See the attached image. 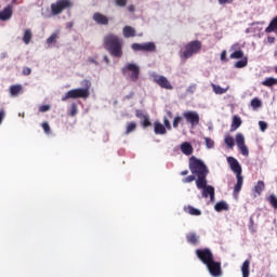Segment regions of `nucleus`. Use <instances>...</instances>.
Instances as JSON below:
<instances>
[{"label": "nucleus", "instance_id": "f257e3e1", "mask_svg": "<svg viewBox=\"0 0 277 277\" xmlns=\"http://www.w3.org/2000/svg\"><path fill=\"white\" fill-rule=\"evenodd\" d=\"M189 169L192 174L197 176L196 186L197 189H201L202 198H209L210 201H215V188L213 186L207 185V174H209V170L205 162L198 159H190Z\"/></svg>", "mask_w": 277, "mask_h": 277}, {"label": "nucleus", "instance_id": "f03ea898", "mask_svg": "<svg viewBox=\"0 0 277 277\" xmlns=\"http://www.w3.org/2000/svg\"><path fill=\"white\" fill-rule=\"evenodd\" d=\"M196 254L198 259L207 266L209 274L213 277L222 276V264L213 260V253L209 249H197Z\"/></svg>", "mask_w": 277, "mask_h": 277}, {"label": "nucleus", "instance_id": "7ed1b4c3", "mask_svg": "<svg viewBox=\"0 0 277 277\" xmlns=\"http://www.w3.org/2000/svg\"><path fill=\"white\" fill-rule=\"evenodd\" d=\"M104 47L113 57H122V39L117 35H106L104 37Z\"/></svg>", "mask_w": 277, "mask_h": 277}, {"label": "nucleus", "instance_id": "20e7f679", "mask_svg": "<svg viewBox=\"0 0 277 277\" xmlns=\"http://www.w3.org/2000/svg\"><path fill=\"white\" fill-rule=\"evenodd\" d=\"M85 88L71 89L62 96V101H68V98H89L90 97V81H85Z\"/></svg>", "mask_w": 277, "mask_h": 277}, {"label": "nucleus", "instance_id": "39448f33", "mask_svg": "<svg viewBox=\"0 0 277 277\" xmlns=\"http://www.w3.org/2000/svg\"><path fill=\"white\" fill-rule=\"evenodd\" d=\"M202 49V42L198 40H194L188 42L185 45V49L182 53L183 60H189L193 55H197V53H200V50Z\"/></svg>", "mask_w": 277, "mask_h": 277}, {"label": "nucleus", "instance_id": "423d86ee", "mask_svg": "<svg viewBox=\"0 0 277 277\" xmlns=\"http://www.w3.org/2000/svg\"><path fill=\"white\" fill-rule=\"evenodd\" d=\"M75 2L72 0H58L55 3L51 4V12L53 16H57V14H62L64 10H68V8H72Z\"/></svg>", "mask_w": 277, "mask_h": 277}, {"label": "nucleus", "instance_id": "0eeeda50", "mask_svg": "<svg viewBox=\"0 0 277 277\" xmlns=\"http://www.w3.org/2000/svg\"><path fill=\"white\" fill-rule=\"evenodd\" d=\"M123 75L129 77L131 81H137L140 79V66L135 63H128L122 68Z\"/></svg>", "mask_w": 277, "mask_h": 277}, {"label": "nucleus", "instance_id": "6e6552de", "mask_svg": "<svg viewBox=\"0 0 277 277\" xmlns=\"http://www.w3.org/2000/svg\"><path fill=\"white\" fill-rule=\"evenodd\" d=\"M153 79L154 82L157 83V85H159V88H162L163 90H174V87L172 85L170 80L166 78V76L154 74Z\"/></svg>", "mask_w": 277, "mask_h": 277}, {"label": "nucleus", "instance_id": "1a4fd4ad", "mask_svg": "<svg viewBox=\"0 0 277 277\" xmlns=\"http://www.w3.org/2000/svg\"><path fill=\"white\" fill-rule=\"evenodd\" d=\"M183 118L192 124V127H196L200 122V115H198L195 110H185L183 113Z\"/></svg>", "mask_w": 277, "mask_h": 277}, {"label": "nucleus", "instance_id": "9d476101", "mask_svg": "<svg viewBox=\"0 0 277 277\" xmlns=\"http://www.w3.org/2000/svg\"><path fill=\"white\" fill-rule=\"evenodd\" d=\"M236 146H238L243 157H248L250 155V150L248 149V146H246V136H243L242 133L236 134Z\"/></svg>", "mask_w": 277, "mask_h": 277}, {"label": "nucleus", "instance_id": "9b49d317", "mask_svg": "<svg viewBox=\"0 0 277 277\" xmlns=\"http://www.w3.org/2000/svg\"><path fill=\"white\" fill-rule=\"evenodd\" d=\"M227 163L232 170V172H234V174L239 175L242 172L241 169V164H239V161L235 158V157H227Z\"/></svg>", "mask_w": 277, "mask_h": 277}, {"label": "nucleus", "instance_id": "f8f14e48", "mask_svg": "<svg viewBox=\"0 0 277 277\" xmlns=\"http://www.w3.org/2000/svg\"><path fill=\"white\" fill-rule=\"evenodd\" d=\"M24 89L22 84H13L9 88V94L12 98H16L23 94Z\"/></svg>", "mask_w": 277, "mask_h": 277}, {"label": "nucleus", "instance_id": "ddd939ff", "mask_svg": "<svg viewBox=\"0 0 277 277\" xmlns=\"http://www.w3.org/2000/svg\"><path fill=\"white\" fill-rule=\"evenodd\" d=\"M93 21L97 25H109V18L106 15H103V13H94Z\"/></svg>", "mask_w": 277, "mask_h": 277}, {"label": "nucleus", "instance_id": "4468645a", "mask_svg": "<svg viewBox=\"0 0 277 277\" xmlns=\"http://www.w3.org/2000/svg\"><path fill=\"white\" fill-rule=\"evenodd\" d=\"M180 148H181V151L183 153V155H186V156H189L194 153V147L192 146V144L189 142L182 143Z\"/></svg>", "mask_w": 277, "mask_h": 277}, {"label": "nucleus", "instance_id": "2eb2a0df", "mask_svg": "<svg viewBox=\"0 0 277 277\" xmlns=\"http://www.w3.org/2000/svg\"><path fill=\"white\" fill-rule=\"evenodd\" d=\"M12 18V6H6L0 12V21H10Z\"/></svg>", "mask_w": 277, "mask_h": 277}, {"label": "nucleus", "instance_id": "dca6fc26", "mask_svg": "<svg viewBox=\"0 0 277 277\" xmlns=\"http://www.w3.org/2000/svg\"><path fill=\"white\" fill-rule=\"evenodd\" d=\"M135 28H133L132 26H124L122 28L123 38H135Z\"/></svg>", "mask_w": 277, "mask_h": 277}, {"label": "nucleus", "instance_id": "f3484780", "mask_svg": "<svg viewBox=\"0 0 277 277\" xmlns=\"http://www.w3.org/2000/svg\"><path fill=\"white\" fill-rule=\"evenodd\" d=\"M277 31V15L271 21L269 25L265 28L266 34H273Z\"/></svg>", "mask_w": 277, "mask_h": 277}, {"label": "nucleus", "instance_id": "a211bd4d", "mask_svg": "<svg viewBox=\"0 0 277 277\" xmlns=\"http://www.w3.org/2000/svg\"><path fill=\"white\" fill-rule=\"evenodd\" d=\"M154 131L156 135H166V127H163V124H161L159 121L154 123Z\"/></svg>", "mask_w": 277, "mask_h": 277}, {"label": "nucleus", "instance_id": "6ab92c4d", "mask_svg": "<svg viewBox=\"0 0 277 277\" xmlns=\"http://www.w3.org/2000/svg\"><path fill=\"white\" fill-rule=\"evenodd\" d=\"M237 183L234 187V194H239L241 192V187H243V175L238 174L236 175Z\"/></svg>", "mask_w": 277, "mask_h": 277}, {"label": "nucleus", "instance_id": "aec40b11", "mask_svg": "<svg viewBox=\"0 0 277 277\" xmlns=\"http://www.w3.org/2000/svg\"><path fill=\"white\" fill-rule=\"evenodd\" d=\"M242 277H250V260H246L241 265Z\"/></svg>", "mask_w": 277, "mask_h": 277}, {"label": "nucleus", "instance_id": "412c9836", "mask_svg": "<svg viewBox=\"0 0 277 277\" xmlns=\"http://www.w3.org/2000/svg\"><path fill=\"white\" fill-rule=\"evenodd\" d=\"M57 40H60V30H56L47 39V44H57Z\"/></svg>", "mask_w": 277, "mask_h": 277}, {"label": "nucleus", "instance_id": "4be33fe9", "mask_svg": "<svg viewBox=\"0 0 277 277\" xmlns=\"http://www.w3.org/2000/svg\"><path fill=\"white\" fill-rule=\"evenodd\" d=\"M157 50V45H155V42H145L143 43V51H147L149 53H153Z\"/></svg>", "mask_w": 277, "mask_h": 277}, {"label": "nucleus", "instance_id": "5701e85b", "mask_svg": "<svg viewBox=\"0 0 277 277\" xmlns=\"http://www.w3.org/2000/svg\"><path fill=\"white\" fill-rule=\"evenodd\" d=\"M264 190H265V183L263 181H259L254 186L255 194L261 196V194H263Z\"/></svg>", "mask_w": 277, "mask_h": 277}, {"label": "nucleus", "instance_id": "b1692460", "mask_svg": "<svg viewBox=\"0 0 277 277\" xmlns=\"http://www.w3.org/2000/svg\"><path fill=\"white\" fill-rule=\"evenodd\" d=\"M228 89H229V87L222 88L220 85L212 84V90L216 94H226V92H228Z\"/></svg>", "mask_w": 277, "mask_h": 277}, {"label": "nucleus", "instance_id": "393cba45", "mask_svg": "<svg viewBox=\"0 0 277 277\" xmlns=\"http://www.w3.org/2000/svg\"><path fill=\"white\" fill-rule=\"evenodd\" d=\"M241 127V118L238 116L233 117V122H232V131H237Z\"/></svg>", "mask_w": 277, "mask_h": 277}, {"label": "nucleus", "instance_id": "a878e982", "mask_svg": "<svg viewBox=\"0 0 277 277\" xmlns=\"http://www.w3.org/2000/svg\"><path fill=\"white\" fill-rule=\"evenodd\" d=\"M214 210L220 212V211H228V203L225 201H220L214 206Z\"/></svg>", "mask_w": 277, "mask_h": 277}, {"label": "nucleus", "instance_id": "bb28decb", "mask_svg": "<svg viewBox=\"0 0 277 277\" xmlns=\"http://www.w3.org/2000/svg\"><path fill=\"white\" fill-rule=\"evenodd\" d=\"M32 34L30 29H26L23 35V42L29 44L31 42Z\"/></svg>", "mask_w": 277, "mask_h": 277}, {"label": "nucleus", "instance_id": "cd10ccee", "mask_svg": "<svg viewBox=\"0 0 277 277\" xmlns=\"http://www.w3.org/2000/svg\"><path fill=\"white\" fill-rule=\"evenodd\" d=\"M262 85H265L266 88H272V85H277V79L276 78H266L263 82Z\"/></svg>", "mask_w": 277, "mask_h": 277}, {"label": "nucleus", "instance_id": "c85d7f7f", "mask_svg": "<svg viewBox=\"0 0 277 277\" xmlns=\"http://www.w3.org/2000/svg\"><path fill=\"white\" fill-rule=\"evenodd\" d=\"M186 213H189V215H202V212L199 209H196L192 206H188L185 209Z\"/></svg>", "mask_w": 277, "mask_h": 277}, {"label": "nucleus", "instance_id": "c756f323", "mask_svg": "<svg viewBox=\"0 0 277 277\" xmlns=\"http://www.w3.org/2000/svg\"><path fill=\"white\" fill-rule=\"evenodd\" d=\"M186 239L188 243H198L199 237L195 233H189L187 234Z\"/></svg>", "mask_w": 277, "mask_h": 277}, {"label": "nucleus", "instance_id": "7c9ffc66", "mask_svg": "<svg viewBox=\"0 0 277 277\" xmlns=\"http://www.w3.org/2000/svg\"><path fill=\"white\" fill-rule=\"evenodd\" d=\"M135 129H137V123L135 122H130L127 124V130H126V135H129L130 133H133V131H135Z\"/></svg>", "mask_w": 277, "mask_h": 277}, {"label": "nucleus", "instance_id": "2f4dec72", "mask_svg": "<svg viewBox=\"0 0 277 277\" xmlns=\"http://www.w3.org/2000/svg\"><path fill=\"white\" fill-rule=\"evenodd\" d=\"M246 66H248V57H243L235 63V68H246Z\"/></svg>", "mask_w": 277, "mask_h": 277}, {"label": "nucleus", "instance_id": "473e14b6", "mask_svg": "<svg viewBox=\"0 0 277 277\" xmlns=\"http://www.w3.org/2000/svg\"><path fill=\"white\" fill-rule=\"evenodd\" d=\"M263 105V102H261V100H259V97H254L251 101V107L252 109H259V107H261Z\"/></svg>", "mask_w": 277, "mask_h": 277}, {"label": "nucleus", "instance_id": "72a5a7b5", "mask_svg": "<svg viewBox=\"0 0 277 277\" xmlns=\"http://www.w3.org/2000/svg\"><path fill=\"white\" fill-rule=\"evenodd\" d=\"M224 143L228 148H233L235 146V138H233V136H225Z\"/></svg>", "mask_w": 277, "mask_h": 277}, {"label": "nucleus", "instance_id": "f704fd0d", "mask_svg": "<svg viewBox=\"0 0 277 277\" xmlns=\"http://www.w3.org/2000/svg\"><path fill=\"white\" fill-rule=\"evenodd\" d=\"M241 57H243V51L241 50L235 51L230 54L232 60H241Z\"/></svg>", "mask_w": 277, "mask_h": 277}, {"label": "nucleus", "instance_id": "c9c22d12", "mask_svg": "<svg viewBox=\"0 0 277 277\" xmlns=\"http://www.w3.org/2000/svg\"><path fill=\"white\" fill-rule=\"evenodd\" d=\"M269 205H272V207H274V209H277V197L276 195L272 194L271 196H268L267 198Z\"/></svg>", "mask_w": 277, "mask_h": 277}, {"label": "nucleus", "instance_id": "e433bc0d", "mask_svg": "<svg viewBox=\"0 0 277 277\" xmlns=\"http://www.w3.org/2000/svg\"><path fill=\"white\" fill-rule=\"evenodd\" d=\"M205 142H206V147L208 149H211V148L215 147V141H213L212 138L205 137Z\"/></svg>", "mask_w": 277, "mask_h": 277}, {"label": "nucleus", "instance_id": "4c0bfd02", "mask_svg": "<svg viewBox=\"0 0 277 277\" xmlns=\"http://www.w3.org/2000/svg\"><path fill=\"white\" fill-rule=\"evenodd\" d=\"M77 114H79V108L77 107V104L72 103L71 110L69 111V116L75 118V116H77Z\"/></svg>", "mask_w": 277, "mask_h": 277}, {"label": "nucleus", "instance_id": "58836bf2", "mask_svg": "<svg viewBox=\"0 0 277 277\" xmlns=\"http://www.w3.org/2000/svg\"><path fill=\"white\" fill-rule=\"evenodd\" d=\"M131 49L134 51H144V43H133Z\"/></svg>", "mask_w": 277, "mask_h": 277}, {"label": "nucleus", "instance_id": "ea45409f", "mask_svg": "<svg viewBox=\"0 0 277 277\" xmlns=\"http://www.w3.org/2000/svg\"><path fill=\"white\" fill-rule=\"evenodd\" d=\"M261 25H264V23H253L252 24V27H253V31L256 32V31H261L263 29V27H261Z\"/></svg>", "mask_w": 277, "mask_h": 277}, {"label": "nucleus", "instance_id": "a19ab883", "mask_svg": "<svg viewBox=\"0 0 277 277\" xmlns=\"http://www.w3.org/2000/svg\"><path fill=\"white\" fill-rule=\"evenodd\" d=\"M183 120V118H181V116H176L173 120V128L177 129L179 124H181V121Z\"/></svg>", "mask_w": 277, "mask_h": 277}, {"label": "nucleus", "instance_id": "79ce46f5", "mask_svg": "<svg viewBox=\"0 0 277 277\" xmlns=\"http://www.w3.org/2000/svg\"><path fill=\"white\" fill-rule=\"evenodd\" d=\"M259 127H260V131H262V133H265V131L267 130V122L259 121Z\"/></svg>", "mask_w": 277, "mask_h": 277}, {"label": "nucleus", "instance_id": "37998d69", "mask_svg": "<svg viewBox=\"0 0 277 277\" xmlns=\"http://www.w3.org/2000/svg\"><path fill=\"white\" fill-rule=\"evenodd\" d=\"M51 109V105H42L39 107V111L44 114L45 111H49Z\"/></svg>", "mask_w": 277, "mask_h": 277}, {"label": "nucleus", "instance_id": "c03bdc74", "mask_svg": "<svg viewBox=\"0 0 277 277\" xmlns=\"http://www.w3.org/2000/svg\"><path fill=\"white\" fill-rule=\"evenodd\" d=\"M116 5H119V8H124L127 5V0H115Z\"/></svg>", "mask_w": 277, "mask_h": 277}, {"label": "nucleus", "instance_id": "a18cd8bd", "mask_svg": "<svg viewBox=\"0 0 277 277\" xmlns=\"http://www.w3.org/2000/svg\"><path fill=\"white\" fill-rule=\"evenodd\" d=\"M143 127H150V120L148 116H143Z\"/></svg>", "mask_w": 277, "mask_h": 277}, {"label": "nucleus", "instance_id": "49530a36", "mask_svg": "<svg viewBox=\"0 0 277 277\" xmlns=\"http://www.w3.org/2000/svg\"><path fill=\"white\" fill-rule=\"evenodd\" d=\"M163 124L166 127V129H168L170 131V129H172V126L170 124V120H168V117L163 118Z\"/></svg>", "mask_w": 277, "mask_h": 277}, {"label": "nucleus", "instance_id": "de8ad7c7", "mask_svg": "<svg viewBox=\"0 0 277 277\" xmlns=\"http://www.w3.org/2000/svg\"><path fill=\"white\" fill-rule=\"evenodd\" d=\"M42 129H43L44 133H51V127H49V123L43 122Z\"/></svg>", "mask_w": 277, "mask_h": 277}, {"label": "nucleus", "instance_id": "09e8293b", "mask_svg": "<svg viewBox=\"0 0 277 277\" xmlns=\"http://www.w3.org/2000/svg\"><path fill=\"white\" fill-rule=\"evenodd\" d=\"M193 181H196V176L189 175L183 180V183H193Z\"/></svg>", "mask_w": 277, "mask_h": 277}, {"label": "nucleus", "instance_id": "8fccbe9b", "mask_svg": "<svg viewBox=\"0 0 277 277\" xmlns=\"http://www.w3.org/2000/svg\"><path fill=\"white\" fill-rule=\"evenodd\" d=\"M88 64H95V66H98V62H96V60L94 57H89Z\"/></svg>", "mask_w": 277, "mask_h": 277}, {"label": "nucleus", "instance_id": "3c124183", "mask_svg": "<svg viewBox=\"0 0 277 277\" xmlns=\"http://www.w3.org/2000/svg\"><path fill=\"white\" fill-rule=\"evenodd\" d=\"M226 50H223L222 53H221V62H226Z\"/></svg>", "mask_w": 277, "mask_h": 277}, {"label": "nucleus", "instance_id": "603ef678", "mask_svg": "<svg viewBox=\"0 0 277 277\" xmlns=\"http://www.w3.org/2000/svg\"><path fill=\"white\" fill-rule=\"evenodd\" d=\"M3 118H5V110H0V124L3 122Z\"/></svg>", "mask_w": 277, "mask_h": 277}, {"label": "nucleus", "instance_id": "864d4df0", "mask_svg": "<svg viewBox=\"0 0 277 277\" xmlns=\"http://www.w3.org/2000/svg\"><path fill=\"white\" fill-rule=\"evenodd\" d=\"M144 116H148V115H144V113H142L140 110L136 111V117L141 118V120H144Z\"/></svg>", "mask_w": 277, "mask_h": 277}, {"label": "nucleus", "instance_id": "5fc2aeb1", "mask_svg": "<svg viewBox=\"0 0 277 277\" xmlns=\"http://www.w3.org/2000/svg\"><path fill=\"white\" fill-rule=\"evenodd\" d=\"M220 5H224L226 3H233V0H219Z\"/></svg>", "mask_w": 277, "mask_h": 277}, {"label": "nucleus", "instance_id": "6e6d98bb", "mask_svg": "<svg viewBox=\"0 0 277 277\" xmlns=\"http://www.w3.org/2000/svg\"><path fill=\"white\" fill-rule=\"evenodd\" d=\"M246 34H255V32H254V28H253L252 25H251V27H249V28L246 29Z\"/></svg>", "mask_w": 277, "mask_h": 277}, {"label": "nucleus", "instance_id": "4d7b16f0", "mask_svg": "<svg viewBox=\"0 0 277 277\" xmlns=\"http://www.w3.org/2000/svg\"><path fill=\"white\" fill-rule=\"evenodd\" d=\"M24 75H31V69L29 67L24 68Z\"/></svg>", "mask_w": 277, "mask_h": 277}, {"label": "nucleus", "instance_id": "13d9d810", "mask_svg": "<svg viewBox=\"0 0 277 277\" xmlns=\"http://www.w3.org/2000/svg\"><path fill=\"white\" fill-rule=\"evenodd\" d=\"M103 62H105L106 64H109V57L107 55L103 56Z\"/></svg>", "mask_w": 277, "mask_h": 277}, {"label": "nucleus", "instance_id": "bf43d9fd", "mask_svg": "<svg viewBox=\"0 0 277 277\" xmlns=\"http://www.w3.org/2000/svg\"><path fill=\"white\" fill-rule=\"evenodd\" d=\"M129 12H135V8L133 5L128 6Z\"/></svg>", "mask_w": 277, "mask_h": 277}, {"label": "nucleus", "instance_id": "052dcab7", "mask_svg": "<svg viewBox=\"0 0 277 277\" xmlns=\"http://www.w3.org/2000/svg\"><path fill=\"white\" fill-rule=\"evenodd\" d=\"M182 176H187V174H189V171L185 170L181 172Z\"/></svg>", "mask_w": 277, "mask_h": 277}, {"label": "nucleus", "instance_id": "680f3d73", "mask_svg": "<svg viewBox=\"0 0 277 277\" xmlns=\"http://www.w3.org/2000/svg\"><path fill=\"white\" fill-rule=\"evenodd\" d=\"M274 37H268V42H271V44L274 42Z\"/></svg>", "mask_w": 277, "mask_h": 277}, {"label": "nucleus", "instance_id": "e2e57ef3", "mask_svg": "<svg viewBox=\"0 0 277 277\" xmlns=\"http://www.w3.org/2000/svg\"><path fill=\"white\" fill-rule=\"evenodd\" d=\"M169 118H172V113L168 111Z\"/></svg>", "mask_w": 277, "mask_h": 277}, {"label": "nucleus", "instance_id": "0e129e2a", "mask_svg": "<svg viewBox=\"0 0 277 277\" xmlns=\"http://www.w3.org/2000/svg\"><path fill=\"white\" fill-rule=\"evenodd\" d=\"M275 72H277V66L275 67Z\"/></svg>", "mask_w": 277, "mask_h": 277}, {"label": "nucleus", "instance_id": "69168bd1", "mask_svg": "<svg viewBox=\"0 0 277 277\" xmlns=\"http://www.w3.org/2000/svg\"><path fill=\"white\" fill-rule=\"evenodd\" d=\"M250 222H251V224H253V221H252V219H250Z\"/></svg>", "mask_w": 277, "mask_h": 277}]
</instances>
